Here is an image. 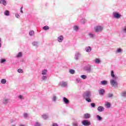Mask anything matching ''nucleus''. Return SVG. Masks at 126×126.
<instances>
[{"label": "nucleus", "instance_id": "nucleus-1", "mask_svg": "<svg viewBox=\"0 0 126 126\" xmlns=\"http://www.w3.org/2000/svg\"><path fill=\"white\" fill-rule=\"evenodd\" d=\"M48 70L44 69L42 70L41 71V79L43 80V81H46L47 79H48Z\"/></svg>", "mask_w": 126, "mask_h": 126}, {"label": "nucleus", "instance_id": "nucleus-2", "mask_svg": "<svg viewBox=\"0 0 126 126\" xmlns=\"http://www.w3.org/2000/svg\"><path fill=\"white\" fill-rule=\"evenodd\" d=\"M103 27L102 26H96L94 27V31L96 32H102L103 31Z\"/></svg>", "mask_w": 126, "mask_h": 126}, {"label": "nucleus", "instance_id": "nucleus-3", "mask_svg": "<svg viewBox=\"0 0 126 126\" xmlns=\"http://www.w3.org/2000/svg\"><path fill=\"white\" fill-rule=\"evenodd\" d=\"M83 97L85 99L86 98H90V97H91V92L89 91L84 92L83 94Z\"/></svg>", "mask_w": 126, "mask_h": 126}, {"label": "nucleus", "instance_id": "nucleus-4", "mask_svg": "<svg viewBox=\"0 0 126 126\" xmlns=\"http://www.w3.org/2000/svg\"><path fill=\"white\" fill-rule=\"evenodd\" d=\"M112 16L114 18H116V19H119V18H121V17H122V15H121V14L117 12H113Z\"/></svg>", "mask_w": 126, "mask_h": 126}, {"label": "nucleus", "instance_id": "nucleus-5", "mask_svg": "<svg viewBox=\"0 0 126 126\" xmlns=\"http://www.w3.org/2000/svg\"><path fill=\"white\" fill-rule=\"evenodd\" d=\"M115 80V79L110 80V84L112 87H117L118 86V82Z\"/></svg>", "mask_w": 126, "mask_h": 126}, {"label": "nucleus", "instance_id": "nucleus-6", "mask_svg": "<svg viewBox=\"0 0 126 126\" xmlns=\"http://www.w3.org/2000/svg\"><path fill=\"white\" fill-rule=\"evenodd\" d=\"M84 70L85 71H87V72H89L90 73L91 71H92V69L91 68V65H88L84 67Z\"/></svg>", "mask_w": 126, "mask_h": 126}, {"label": "nucleus", "instance_id": "nucleus-7", "mask_svg": "<svg viewBox=\"0 0 126 126\" xmlns=\"http://www.w3.org/2000/svg\"><path fill=\"white\" fill-rule=\"evenodd\" d=\"M82 125H83V126H90V125H91V123H90V122L86 120H83L82 122Z\"/></svg>", "mask_w": 126, "mask_h": 126}, {"label": "nucleus", "instance_id": "nucleus-8", "mask_svg": "<svg viewBox=\"0 0 126 126\" xmlns=\"http://www.w3.org/2000/svg\"><path fill=\"white\" fill-rule=\"evenodd\" d=\"M60 85L62 86V87H66V86H67V82L64 81L61 82Z\"/></svg>", "mask_w": 126, "mask_h": 126}, {"label": "nucleus", "instance_id": "nucleus-9", "mask_svg": "<svg viewBox=\"0 0 126 126\" xmlns=\"http://www.w3.org/2000/svg\"><path fill=\"white\" fill-rule=\"evenodd\" d=\"M88 36L90 37V38H91L92 39H93L96 37V35L95 34L93 33V32H90L88 33Z\"/></svg>", "mask_w": 126, "mask_h": 126}, {"label": "nucleus", "instance_id": "nucleus-10", "mask_svg": "<svg viewBox=\"0 0 126 126\" xmlns=\"http://www.w3.org/2000/svg\"><path fill=\"white\" fill-rule=\"evenodd\" d=\"M99 95H101V96H103V95H104V94H105V90L103 89H100L99 91Z\"/></svg>", "mask_w": 126, "mask_h": 126}, {"label": "nucleus", "instance_id": "nucleus-11", "mask_svg": "<svg viewBox=\"0 0 126 126\" xmlns=\"http://www.w3.org/2000/svg\"><path fill=\"white\" fill-rule=\"evenodd\" d=\"M111 75L113 79H117V78H118V77H117V76H115V73L114 72L113 70L111 71Z\"/></svg>", "mask_w": 126, "mask_h": 126}, {"label": "nucleus", "instance_id": "nucleus-12", "mask_svg": "<svg viewBox=\"0 0 126 126\" xmlns=\"http://www.w3.org/2000/svg\"><path fill=\"white\" fill-rule=\"evenodd\" d=\"M63 40V35H61L58 38V41L59 43H62Z\"/></svg>", "mask_w": 126, "mask_h": 126}, {"label": "nucleus", "instance_id": "nucleus-13", "mask_svg": "<svg viewBox=\"0 0 126 126\" xmlns=\"http://www.w3.org/2000/svg\"><path fill=\"white\" fill-rule=\"evenodd\" d=\"M8 102H9V98H5L3 100V104H4L5 105H6Z\"/></svg>", "mask_w": 126, "mask_h": 126}, {"label": "nucleus", "instance_id": "nucleus-14", "mask_svg": "<svg viewBox=\"0 0 126 126\" xmlns=\"http://www.w3.org/2000/svg\"><path fill=\"white\" fill-rule=\"evenodd\" d=\"M79 56H80L79 52H76L75 55V60L76 61L78 60Z\"/></svg>", "mask_w": 126, "mask_h": 126}, {"label": "nucleus", "instance_id": "nucleus-15", "mask_svg": "<svg viewBox=\"0 0 126 126\" xmlns=\"http://www.w3.org/2000/svg\"><path fill=\"white\" fill-rule=\"evenodd\" d=\"M85 50H86V52H87V53H90L91 52V50H92L91 47H90V46L86 47L85 48Z\"/></svg>", "mask_w": 126, "mask_h": 126}, {"label": "nucleus", "instance_id": "nucleus-16", "mask_svg": "<svg viewBox=\"0 0 126 126\" xmlns=\"http://www.w3.org/2000/svg\"><path fill=\"white\" fill-rule=\"evenodd\" d=\"M63 101L64 103V104H68V103H69V100H68L67 98H66V97H63Z\"/></svg>", "mask_w": 126, "mask_h": 126}, {"label": "nucleus", "instance_id": "nucleus-17", "mask_svg": "<svg viewBox=\"0 0 126 126\" xmlns=\"http://www.w3.org/2000/svg\"><path fill=\"white\" fill-rule=\"evenodd\" d=\"M97 110L98 112H103L104 111V108L101 106H98L97 108Z\"/></svg>", "mask_w": 126, "mask_h": 126}, {"label": "nucleus", "instance_id": "nucleus-18", "mask_svg": "<svg viewBox=\"0 0 126 126\" xmlns=\"http://www.w3.org/2000/svg\"><path fill=\"white\" fill-rule=\"evenodd\" d=\"M57 99H58V97H57V96H56L55 95H54L52 97V102H56Z\"/></svg>", "mask_w": 126, "mask_h": 126}, {"label": "nucleus", "instance_id": "nucleus-19", "mask_svg": "<svg viewBox=\"0 0 126 126\" xmlns=\"http://www.w3.org/2000/svg\"><path fill=\"white\" fill-rule=\"evenodd\" d=\"M0 4H3V5H6V1L5 0H0Z\"/></svg>", "mask_w": 126, "mask_h": 126}, {"label": "nucleus", "instance_id": "nucleus-20", "mask_svg": "<svg viewBox=\"0 0 126 126\" xmlns=\"http://www.w3.org/2000/svg\"><path fill=\"white\" fill-rule=\"evenodd\" d=\"M90 117H91L90 114H89L88 113H86L84 115V118L85 119H89V118H90Z\"/></svg>", "mask_w": 126, "mask_h": 126}, {"label": "nucleus", "instance_id": "nucleus-21", "mask_svg": "<svg viewBox=\"0 0 126 126\" xmlns=\"http://www.w3.org/2000/svg\"><path fill=\"white\" fill-rule=\"evenodd\" d=\"M94 62L95 63H97L98 64L100 63H101V61L99 59L96 58L94 60Z\"/></svg>", "mask_w": 126, "mask_h": 126}, {"label": "nucleus", "instance_id": "nucleus-22", "mask_svg": "<svg viewBox=\"0 0 126 126\" xmlns=\"http://www.w3.org/2000/svg\"><path fill=\"white\" fill-rule=\"evenodd\" d=\"M100 83L101 84H102V85H107L108 82L106 80H103V81H102L100 82Z\"/></svg>", "mask_w": 126, "mask_h": 126}, {"label": "nucleus", "instance_id": "nucleus-23", "mask_svg": "<svg viewBox=\"0 0 126 126\" xmlns=\"http://www.w3.org/2000/svg\"><path fill=\"white\" fill-rule=\"evenodd\" d=\"M41 117L42 118L44 119V120H47V119H48V118H49V116L46 114H43V115H41Z\"/></svg>", "mask_w": 126, "mask_h": 126}, {"label": "nucleus", "instance_id": "nucleus-24", "mask_svg": "<svg viewBox=\"0 0 126 126\" xmlns=\"http://www.w3.org/2000/svg\"><path fill=\"white\" fill-rule=\"evenodd\" d=\"M4 14L6 16H9V11H8V10L5 11L4 12Z\"/></svg>", "mask_w": 126, "mask_h": 126}, {"label": "nucleus", "instance_id": "nucleus-25", "mask_svg": "<svg viewBox=\"0 0 126 126\" xmlns=\"http://www.w3.org/2000/svg\"><path fill=\"white\" fill-rule=\"evenodd\" d=\"M42 29L45 31L49 30L50 29V28L48 26H45L42 28Z\"/></svg>", "mask_w": 126, "mask_h": 126}, {"label": "nucleus", "instance_id": "nucleus-26", "mask_svg": "<svg viewBox=\"0 0 126 126\" xmlns=\"http://www.w3.org/2000/svg\"><path fill=\"white\" fill-rule=\"evenodd\" d=\"M32 45L35 47H38V42L34 41L32 43Z\"/></svg>", "mask_w": 126, "mask_h": 126}, {"label": "nucleus", "instance_id": "nucleus-27", "mask_svg": "<svg viewBox=\"0 0 126 126\" xmlns=\"http://www.w3.org/2000/svg\"><path fill=\"white\" fill-rule=\"evenodd\" d=\"M105 107H106V108H110V107H111V103L109 102H106Z\"/></svg>", "mask_w": 126, "mask_h": 126}, {"label": "nucleus", "instance_id": "nucleus-28", "mask_svg": "<svg viewBox=\"0 0 126 126\" xmlns=\"http://www.w3.org/2000/svg\"><path fill=\"white\" fill-rule=\"evenodd\" d=\"M1 83H2V84H5L6 83V80L5 79H2L1 80Z\"/></svg>", "mask_w": 126, "mask_h": 126}, {"label": "nucleus", "instance_id": "nucleus-29", "mask_svg": "<svg viewBox=\"0 0 126 126\" xmlns=\"http://www.w3.org/2000/svg\"><path fill=\"white\" fill-rule=\"evenodd\" d=\"M123 52V50L121 48H119L116 50V53L117 54H119V53H122Z\"/></svg>", "mask_w": 126, "mask_h": 126}, {"label": "nucleus", "instance_id": "nucleus-30", "mask_svg": "<svg viewBox=\"0 0 126 126\" xmlns=\"http://www.w3.org/2000/svg\"><path fill=\"white\" fill-rule=\"evenodd\" d=\"M96 118L98 121H102L103 120V118L99 115H96Z\"/></svg>", "mask_w": 126, "mask_h": 126}, {"label": "nucleus", "instance_id": "nucleus-31", "mask_svg": "<svg viewBox=\"0 0 126 126\" xmlns=\"http://www.w3.org/2000/svg\"><path fill=\"white\" fill-rule=\"evenodd\" d=\"M34 126H41V124L38 122H36L34 123Z\"/></svg>", "mask_w": 126, "mask_h": 126}, {"label": "nucleus", "instance_id": "nucleus-32", "mask_svg": "<svg viewBox=\"0 0 126 126\" xmlns=\"http://www.w3.org/2000/svg\"><path fill=\"white\" fill-rule=\"evenodd\" d=\"M18 98L20 99V100H24V96L22 95H19Z\"/></svg>", "mask_w": 126, "mask_h": 126}, {"label": "nucleus", "instance_id": "nucleus-33", "mask_svg": "<svg viewBox=\"0 0 126 126\" xmlns=\"http://www.w3.org/2000/svg\"><path fill=\"white\" fill-rule=\"evenodd\" d=\"M69 72L71 73V74H74V73H75V71L73 69H70Z\"/></svg>", "mask_w": 126, "mask_h": 126}, {"label": "nucleus", "instance_id": "nucleus-34", "mask_svg": "<svg viewBox=\"0 0 126 126\" xmlns=\"http://www.w3.org/2000/svg\"><path fill=\"white\" fill-rule=\"evenodd\" d=\"M122 97H126V92H123L121 94Z\"/></svg>", "mask_w": 126, "mask_h": 126}, {"label": "nucleus", "instance_id": "nucleus-35", "mask_svg": "<svg viewBox=\"0 0 126 126\" xmlns=\"http://www.w3.org/2000/svg\"><path fill=\"white\" fill-rule=\"evenodd\" d=\"M81 77L82 79H86V78H87V76H86V75H81Z\"/></svg>", "mask_w": 126, "mask_h": 126}, {"label": "nucleus", "instance_id": "nucleus-36", "mask_svg": "<svg viewBox=\"0 0 126 126\" xmlns=\"http://www.w3.org/2000/svg\"><path fill=\"white\" fill-rule=\"evenodd\" d=\"M73 29L75 31H78V27L77 26H74L73 27Z\"/></svg>", "mask_w": 126, "mask_h": 126}, {"label": "nucleus", "instance_id": "nucleus-37", "mask_svg": "<svg viewBox=\"0 0 126 126\" xmlns=\"http://www.w3.org/2000/svg\"><path fill=\"white\" fill-rule=\"evenodd\" d=\"M34 31H31V32H29V35L30 36H33L34 34Z\"/></svg>", "mask_w": 126, "mask_h": 126}, {"label": "nucleus", "instance_id": "nucleus-38", "mask_svg": "<svg viewBox=\"0 0 126 126\" xmlns=\"http://www.w3.org/2000/svg\"><path fill=\"white\" fill-rule=\"evenodd\" d=\"M21 57H22V53L19 52L17 55V58H20Z\"/></svg>", "mask_w": 126, "mask_h": 126}, {"label": "nucleus", "instance_id": "nucleus-39", "mask_svg": "<svg viewBox=\"0 0 126 126\" xmlns=\"http://www.w3.org/2000/svg\"><path fill=\"white\" fill-rule=\"evenodd\" d=\"M85 99H86V101H87V102H88L89 103H90L92 102V100L91 99H90V97H87Z\"/></svg>", "mask_w": 126, "mask_h": 126}, {"label": "nucleus", "instance_id": "nucleus-40", "mask_svg": "<svg viewBox=\"0 0 126 126\" xmlns=\"http://www.w3.org/2000/svg\"><path fill=\"white\" fill-rule=\"evenodd\" d=\"M81 23H82V24H84V23H85V22H86V19L83 18L81 21Z\"/></svg>", "mask_w": 126, "mask_h": 126}, {"label": "nucleus", "instance_id": "nucleus-41", "mask_svg": "<svg viewBox=\"0 0 126 126\" xmlns=\"http://www.w3.org/2000/svg\"><path fill=\"white\" fill-rule=\"evenodd\" d=\"M24 117L25 119H27L29 117V115L27 113H24Z\"/></svg>", "mask_w": 126, "mask_h": 126}, {"label": "nucleus", "instance_id": "nucleus-42", "mask_svg": "<svg viewBox=\"0 0 126 126\" xmlns=\"http://www.w3.org/2000/svg\"><path fill=\"white\" fill-rule=\"evenodd\" d=\"M76 81L78 83H81V79L79 78H77Z\"/></svg>", "mask_w": 126, "mask_h": 126}, {"label": "nucleus", "instance_id": "nucleus-43", "mask_svg": "<svg viewBox=\"0 0 126 126\" xmlns=\"http://www.w3.org/2000/svg\"><path fill=\"white\" fill-rule=\"evenodd\" d=\"M113 94H107V97L108 98H112V97H113Z\"/></svg>", "mask_w": 126, "mask_h": 126}, {"label": "nucleus", "instance_id": "nucleus-44", "mask_svg": "<svg viewBox=\"0 0 126 126\" xmlns=\"http://www.w3.org/2000/svg\"><path fill=\"white\" fill-rule=\"evenodd\" d=\"M72 126H78V124L76 122H73Z\"/></svg>", "mask_w": 126, "mask_h": 126}, {"label": "nucleus", "instance_id": "nucleus-45", "mask_svg": "<svg viewBox=\"0 0 126 126\" xmlns=\"http://www.w3.org/2000/svg\"><path fill=\"white\" fill-rule=\"evenodd\" d=\"M18 72H19V73H22V72H23V70L22 69H18Z\"/></svg>", "mask_w": 126, "mask_h": 126}, {"label": "nucleus", "instance_id": "nucleus-46", "mask_svg": "<svg viewBox=\"0 0 126 126\" xmlns=\"http://www.w3.org/2000/svg\"><path fill=\"white\" fill-rule=\"evenodd\" d=\"M123 31L124 32V33H125L126 34V26H125L123 28Z\"/></svg>", "mask_w": 126, "mask_h": 126}, {"label": "nucleus", "instance_id": "nucleus-47", "mask_svg": "<svg viewBox=\"0 0 126 126\" xmlns=\"http://www.w3.org/2000/svg\"><path fill=\"white\" fill-rule=\"evenodd\" d=\"M91 107H92V108H95V103H91Z\"/></svg>", "mask_w": 126, "mask_h": 126}, {"label": "nucleus", "instance_id": "nucleus-48", "mask_svg": "<svg viewBox=\"0 0 126 126\" xmlns=\"http://www.w3.org/2000/svg\"><path fill=\"white\" fill-rule=\"evenodd\" d=\"M1 63H3L5 62V59H1Z\"/></svg>", "mask_w": 126, "mask_h": 126}, {"label": "nucleus", "instance_id": "nucleus-49", "mask_svg": "<svg viewBox=\"0 0 126 126\" xmlns=\"http://www.w3.org/2000/svg\"><path fill=\"white\" fill-rule=\"evenodd\" d=\"M15 17H16L17 18H19V17H20V16H19V14H15Z\"/></svg>", "mask_w": 126, "mask_h": 126}, {"label": "nucleus", "instance_id": "nucleus-50", "mask_svg": "<svg viewBox=\"0 0 126 126\" xmlns=\"http://www.w3.org/2000/svg\"><path fill=\"white\" fill-rule=\"evenodd\" d=\"M53 126H59L58 125V124H56V123H54V124H53Z\"/></svg>", "mask_w": 126, "mask_h": 126}, {"label": "nucleus", "instance_id": "nucleus-51", "mask_svg": "<svg viewBox=\"0 0 126 126\" xmlns=\"http://www.w3.org/2000/svg\"><path fill=\"white\" fill-rule=\"evenodd\" d=\"M1 41V39H0V48L1 47V44H0Z\"/></svg>", "mask_w": 126, "mask_h": 126}, {"label": "nucleus", "instance_id": "nucleus-52", "mask_svg": "<svg viewBox=\"0 0 126 126\" xmlns=\"http://www.w3.org/2000/svg\"><path fill=\"white\" fill-rule=\"evenodd\" d=\"M20 11H21V13H23V10H20Z\"/></svg>", "mask_w": 126, "mask_h": 126}, {"label": "nucleus", "instance_id": "nucleus-53", "mask_svg": "<svg viewBox=\"0 0 126 126\" xmlns=\"http://www.w3.org/2000/svg\"><path fill=\"white\" fill-rule=\"evenodd\" d=\"M20 126H25V125H24L21 124V125H20Z\"/></svg>", "mask_w": 126, "mask_h": 126}, {"label": "nucleus", "instance_id": "nucleus-54", "mask_svg": "<svg viewBox=\"0 0 126 126\" xmlns=\"http://www.w3.org/2000/svg\"><path fill=\"white\" fill-rule=\"evenodd\" d=\"M23 8V7H21L20 10H22Z\"/></svg>", "mask_w": 126, "mask_h": 126}, {"label": "nucleus", "instance_id": "nucleus-55", "mask_svg": "<svg viewBox=\"0 0 126 126\" xmlns=\"http://www.w3.org/2000/svg\"><path fill=\"white\" fill-rule=\"evenodd\" d=\"M23 8V7H21L20 10H22Z\"/></svg>", "mask_w": 126, "mask_h": 126}]
</instances>
